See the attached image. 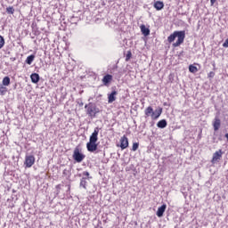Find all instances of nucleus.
<instances>
[{"mask_svg":"<svg viewBox=\"0 0 228 228\" xmlns=\"http://www.w3.org/2000/svg\"><path fill=\"white\" fill-rule=\"evenodd\" d=\"M224 136H225V138H227V140H228V134H225V135H224Z\"/></svg>","mask_w":228,"mask_h":228,"instance_id":"obj_32","label":"nucleus"},{"mask_svg":"<svg viewBox=\"0 0 228 228\" xmlns=\"http://www.w3.org/2000/svg\"><path fill=\"white\" fill-rule=\"evenodd\" d=\"M33 61H35V55L34 54L29 55V56L27 57L26 63L28 65H31V63H33Z\"/></svg>","mask_w":228,"mask_h":228,"instance_id":"obj_18","label":"nucleus"},{"mask_svg":"<svg viewBox=\"0 0 228 228\" xmlns=\"http://www.w3.org/2000/svg\"><path fill=\"white\" fill-rule=\"evenodd\" d=\"M189 70L192 73L195 74V72L198 71L197 67L193 66V65H190L189 66Z\"/></svg>","mask_w":228,"mask_h":228,"instance_id":"obj_22","label":"nucleus"},{"mask_svg":"<svg viewBox=\"0 0 228 228\" xmlns=\"http://www.w3.org/2000/svg\"><path fill=\"white\" fill-rule=\"evenodd\" d=\"M223 47H228V38L223 44Z\"/></svg>","mask_w":228,"mask_h":228,"instance_id":"obj_28","label":"nucleus"},{"mask_svg":"<svg viewBox=\"0 0 228 228\" xmlns=\"http://www.w3.org/2000/svg\"><path fill=\"white\" fill-rule=\"evenodd\" d=\"M99 140V127H95L93 134L89 137V142L86 143L88 152H95L97 151V142Z\"/></svg>","mask_w":228,"mask_h":228,"instance_id":"obj_1","label":"nucleus"},{"mask_svg":"<svg viewBox=\"0 0 228 228\" xmlns=\"http://www.w3.org/2000/svg\"><path fill=\"white\" fill-rule=\"evenodd\" d=\"M129 147V140L127 139V136L123 135L120 138V148L122 149V151H124V149H127Z\"/></svg>","mask_w":228,"mask_h":228,"instance_id":"obj_7","label":"nucleus"},{"mask_svg":"<svg viewBox=\"0 0 228 228\" xmlns=\"http://www.w3.org/2000/svg\"><path fill=\"white\" fill-rule=\"evenodd\" d=\"M132 56H133V53H131V51H128L126 55V61H129L131 60Z\"/></svg>","mask_w":228,"mask_h":228,"instance_id":"obj_24","label":"nucleus"},{"mask_svg":"<svg viewBox=\"0 0 228 228\" xmlns=\"http://www.w3.org/2000/svg\"><path fill=\"white\" fill-rule=\"evenodd\" d=\"M7 92L8 88H6V86L0 84V95H5Z\"/></svg>","mask_w":228,"mask_h":228,"instance_id":"obj_16","label":"nucleus"},{"mask_svg":"<svg viewBox=\"0 0 228 228\" xmlns=\"http://www.w3.org/2000/svg\"><path fill=\"white\" fill-rule=\"evenodd\" d=\"M213 126H214V131H218L220 129V119L216 118Z\"/></svg>","mask_w":228,"mask_h":228,"instance_id":"obj_17","label":"nucleus"},{"mask_svg":"<svg viewBox=\"0 0 228 228\" xmlns=\"http://www.w3.org/2000/svg\"><path fill=\"white\" fill-rule=\"evenodd\" d=\"M215 77V72L211 71L208 74V77Z\"/></svg>","mask_w":228,"mask_h":228,"instance_id":"obj_29","label":"nucleus"},{"mask_svg":"<svg viewBox=\"0 0 228 228\" xmlns=\"http://www.w3.org/2000/svg\"><path fill=\"white\" fill-rule=\"evenodd\" d=\"M35 31V33H37V30H34Z\"/></svg>","mask_w":228,"mask_h":228,"instance_id":"obj_33","label":"nucleus"},{"mask_svg":"<svg viewBox=\"0 0 228 228\" xmlns=\"http://www.w3.org/2000/svg\"><path fill=\"white\" fill-rule=\"evenodd\" d=\"M185 37L186 34L184 33V31H175L167 37V42H169V44H172V42H174L176 38L177 40L175 43L173 44V46L179 47V45H181V44L184 42Z\"/></svg>","mask_w":228,"mask_h":228,"instance_id":"obj_2","label":"nucleus"},{"mask_svg":"<svg viewBox=\"0 0 228 228\" xmlns=\"http://www.w3.org/2000/svg\"><path fill=\"white\" fill-rule=\"evenodd\" d=\"M86 156L85 154L81 153L79 151V148H75L73 151V159L77 161V163H81L83 159H85Z\"/></svg>","mask_w":228,"mask_h":228,"instance_id":"obj_4","label":"nucleus"},{"mask_svg":"<svg viewBox=\"0 0 228 228\" xmlns=\"http://www.w3.org/2000/svg\"><path fill=\"white\" fill-rule=\"evenodd\" d=\"M82 175H85V177H90V173L88 171H84Z\"/></svg>","mask_w":228,"mask_h":228,"instance_id":"obj_27","label":"nucleus"},{"mask_svg":"<svg viewBox=\"0 0 228 228\" xmlns=\"http://www.w3.org/2000/svg\"><path fill=\"white\" fill-rule=\"evenodd\" d=\"M85 110H86V115H88V117H90L91 118H95L97 113L101 111L99 108H97V105L92 102L86 104Z\"/></svg>","mask_w":228,"mask_h":228,"instance_id":"obj_3","label":"nucleus"},{"mask_svg":"<svg viewBox=\"0 0 228 228\" xmlns=\"http://www.w3.org/2000/svg\"><path fill=\"white\" fill-rule=\"evenodd\" d=\"M162 113H163L162 108H159L158 110H153V115H151L152 120H158V118L161 117Z\"/></svg>","mask_w":228,"mask_h":228,"instance_id":"obj_8","label":"nucleus"},{"mask_svg":"<svg viewBox=\"0 0 228 228\" xmlns=\"http://www.w3.org/2000/svg\"><path fill=\"white\" fill-rule=\"evenodd\" d=\"M6 12H7V13L13 15V13H15V9L12 6H9L6 8Z\"/></svg>","mask_w":228,"mask_h":228,"instance_id":"obj_21","label":"nucleus"},{"mask_svg":"<svg viewBox=\"0 0 228 228\" xmlns=\"http://www.w3.org/2000/svg\"><path fill=\"white\" fill-rule=\"evenodd\" d=\"M24 165L26 168H31L35 165V156L33 155H26Z\"/></svg>","mask_w":228,"mask_h":228,"instance_id":"obj_5","label":"nucleus"},{"mask_svg":"<svg viewBox=\"0 0 228 228\" xmlns=\"http://www.w3.org/2000/svg\"><path fill=\"white\" fill-rule=\"evenodd\" d=\"M142 33L144 37H149V35H151V30L150 29H142Z\"/></svg>","mask_w":228,"mask_h":228,"instance_id":"obj_25","label":"nucleus"},{"mask_svg":"<svg viewBox=\"0 0 228 228\" xmlns=\"http://www.w3.org/2000/svg\"><path fill=\"white\" fill-rule=\"evenodd\" d=\"M154 8L158 11L159 10H163V8H165V4H163V2L161 1H157L154 3Z\"/></svg>","mask_w":228,"mask_h":228,"instance_id":"obj_12","label":"nucleus"},{"mask_svg":"<svg viewBox=\"0 0 228 228\" xmlns=\"http://www.w3.org/2000/svg\"><path fill=\"white\" fill-rule=\"evenodd\" d=\"M211 3V6H213V4H215V3H216V0H210Z\"/></svg>","mask_w":228,"mask_h":228,"instance_id":"obj_30","label":"nucleus"},{"mask_svg":"<svg viewBox=\"0 0 228 228\" xmlns=\"http://www.w3.org/2000/svg\"><path fill=\"white\" fill-rule=\"evenodd\" d=\"M141 29H147V28H145V25H141Z\"/></svg>","mask_w":228,"mask_h":228,"instance_id":"obj_31","label":"nucleus"},{"mask_svg":"<svg viewBox=\"0 0 228 228\" xmlns=\"http://www.w3.org/2000/svg\"><path fill=\"white\" fill-rule=\"evenodd\" d=\"M153 113H154V109H152L151 106H149L144 110L145 117H152Z\"/></svg>","mask_w":228,"mask_h":228,"instance_id":"obj_13","label":"nucleus"},{"mask_svg":"<svg viewBox=\"0 0 228 228\" xmlns=\"http://www.w3.org/2000/svg\"><path fill=\"white\" fill-rule=\"evenodd\" d=\"M30 79L32 83H38L40 81V75H38L37 73H33L30 76Z\"/></svg>","mask_w":228,"mask_h":228,"instance_id":"obj_14","label":"nucleus"},{"mask_svg":"<svg viewBox=\"0 0 228 228\" xmlns=\"http://www.w3.org/2000/svg\"><path fill=\"white\" fill-rule=\"evenodd\" d=\"M80 186H82V188H84L85 190H86V178L83 177L80 180Z\"/></svg>","mask_w":228,"mask_h":228,"instance_id":"obj_20","label":"nucleus"},{"mask_svg":"<svg viewBox=\"0 0 228 228\" xmlns=\"http://www.w3.org/2000/svg\"><path fill=\"white\" fill-rule=\"evenodd\" d=\"M4 86H10V77H4L2 81Z\"/></svg>","mask_w":228,"mask_h":228,"instance_id":"obj_19","label":"nucleus"},{"mask_svg":"<svg viewBox=\"0 0 228 228\" xmlns=\"http://www.w3.org/2000/svg\"><path fill=\"white\" fill-rule=\"evenodd\" d=\"M117 91H112L111 94H108V102L109 104H111V102H115L117 101Z\"/></svg>","mask_w":228,"mask_h":228,"instance_id":"obj_10","label":"nucleus"},{"mask_svg":"<svg viewBox=\"0 0 228 228\" xmlns=\"http://www.w3.org/2000/svg\"><path fill=\"white\" fill-rule=\"evenodd\" d=\"M167 126V119H161L157 124V127H159V129H165Z\"/></svg>","mask_w":228,"mask_h":228,"instance_id":"obj_15","label":"nucleus"},{"mask_svg":"<svg viewBox=\"0 0 228 228\" xmlns=\"http://www.w3.org/2000/svg\"><path fill=\"white\" fill-rule=\"evenodd\" d=\"M165 211H167V205L163 204L161 207H159L157 210V216L159 218H161L163 216Z\"/></svg>","mask_w":228,"mask_h":228,"instance_id":"obj_11","label":"nucleus"},{"mask_svg":"<svg viewBox=\"0 0 228 228\" xmlns=\"http://www.w3.org/2000/svg\"><path fill=\"white\" fill-rule=\"evenodd\" d=\"M102 81L105 86H108V85H110V83H111V81H113V76H111L110 74L105 75Z\"/></svg>","mask_w":228,"mask_h":228,"instance_id":"obj_9","label":"nucleus"},{"mask_svg":"<svg viewBox=\"0 0 228 228\" xmlns=\"http://www.w3.org/2000/svg\"><path fill=\"white\" fill-rule=\"evenodd\" d=\"M4 47V37L0 36V49H3Z\"/></svg>","mask_w":228,"mask_h":228,"instance_id":"obj_26","label":"nucleus"},{"mask_svg":"<svg viewBox=\"0 0 228 228\" xmlns=\"http://www.w3.org/2000/svg\"><path fill=\"white\" fill-rule=\"evenodd\" d=\"M138 147H140V143L138 142H134L133 146H132V151L134 152L136 151H138Z\"/></svg>","mask_w":228,"mask_h":228,"instance_id":"obj_23","label":"nucleus"},{"mask_svg":"<svg viewBox=\"0 0 228 228\" xmlns=\"http://www.w3.org/2000/svg\"><path fill=\"white\" fill-rule=\"evenodd\" d=\"M223 155H224V151H222V150L216 151L213 154L211 163H217V161H220V159H222Z\"/></svg>","mask_w":228,"mask_h":228,"instance_id":"obj_6","label":"nucleus"}]
</instances>
